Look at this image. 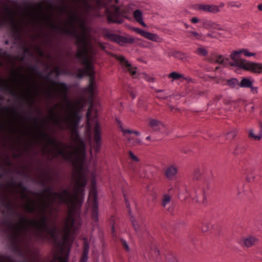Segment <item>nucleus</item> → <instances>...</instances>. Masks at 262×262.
<instances>
[{
  "label": "nucleus",
  "mask_w": 262,
  "mask_h": 262,
  "mask_svg": "<svg viewBox=\"0 0 262 262\" xmlns=\"http://www.w3.org/2000/svg\"><path fill=\"white\" fill-rule=\"evenodd\" d=\"M78 202L77 194L67 190L60 193L48 190L37 201L27 200L25 209L35 212L36 216L30 220L22 217L13 227L14 236L26 245L28 237L43 238L48 233L55 241L57 251L52 262H67L76 229L73 213Z\"/></svg>",
  "instance_id": "1"
},
{
  "label": "nucleus",
  "mask_w": 262,
  "mask_h": 262,
  "mask_svg": "<svg viewBox=\"0 0 262 262\" xmlns=\"http://www.w3.org/2000/svg\"><path fill=\"white\" fill-rule=\"evenodd\" d=\"M96 39L94 34H83V77L87 80V85L83 88V108L86 103L89 105L84 125L85 142L90 146L89 154L83 140V189L90 183L91 188L88 200L86 212L97 224L99 221L98 193L96 185L97 157L92 154L100 150L102 145V129L99 121L98 107L100 106L98 97V83L94 63L97 49L94 45Z\"/></svg>",
  "instance_id": "2"
},
{
  "label": "nucleus",
  "mask_w": 262,
  "mask_h": 262,
  "mask_svg": "<svg viewBox=\"0 0 262 262\" xmlns=\"http://www.w3.org/2000/svg\"><path fill=\"white\" fill-rule=\"evenodd\" d=\"M54 93L56 95L61 94L64 97V101L51 110L50 119L54 125L61 129L73 127L78 122V108L76 103L69 100L66 97V89L64 85H57L54 90L48 92L49 97Z\"/></svg>",
  "instance_id": "3"
},
{
  "label": "nucleus",
  "mask_w": 262,
  "mask_h": 262,
  "mask_svg": "<svg viewBox=\"0 0 262 262\" xmlns=\"http://www.w3.org/2000/svg\"><path fill=\"white\" fill-rule=\"evenodd\" d=\"M38 136L46 142V148L49 155L53 157L60 155L64 159L72 161L75 167L79 164L80 156L77 148L68 146L58 142L43 130L39 132Z\"/></svg>",
  "instance_id": "4"
},
{
  "label": "nucleus",
  "mask_w": 262,
  "mask_h": 262,
  "mask_svg": "<svg viewBox=\"0 0 262 262\" xmlns=\"http://www.w3.org/2000/svg\"><path fill=\"white\" fill-rule=\"evenodd\" d=\"M0 86L14 94L20 91L21 95L28 99H33L39 94L36 84L32 83L30 78L24 75H13L7 79L0 77Z\"/></svg>",
  "instance_id": "5"
},
{
  "label": "nucleus",
  "mask_w": 262,
  "mask_h": 262,
  "mask_svg": "<svg viewBox=\"0 0 262 262\" xmlns=\"http://www.w3.org/2000/svg\"><path fill=\"white\" fill-rule=\"evenodd\" d=\"M241 54H243L245 56L248 57L255 55V53L250 52L247 49H243L235 51L231 54L230 58L232 60V61H230L229 58L223 55H219L216 56L215 62L224 66H231L236 67V72L237 70L242 69L256 74H262V63L248 61L241 58Z\"/></svg>",
  "instance_id": "6"
},
{
  "label": "nucleus",
  "mask_w": 262,
  "mask_h": 262,
  "mask_svg": "<svg viewBox=\"0 0 262 262\" xmlns=\"http://www.w3.org/2000/svg\"><path fill=\"white\" fill-rule=\"evenodd\" d=\"M76 16L74 14H70L68 20L62 23L52 25L51 27L62 33H66L75 35L76 30L75 28Z\"/></svg>",
  "instance_id": "7"
},
{
  "label": "nucleus",
  "mask_w": 262,
  "mask_h": 262,
  "mask_svg": "<svg viewBox=\"0 0 262 262\" xmlns=\"http://www.w3.org/2000/svg\"><path fill=\"white\" fill-rule=\"evenodd\" d=\"M4 23L12 24L14 26L17 25L14 13L0 2V25Z\"/></svg>",
  "instance_id": "8"
},
{
  "label": "nucleus",
  "mask_w": 262,
  "mask_h": 262,
  "mask_svg": "<svg viewBox=\"0 0 262 262\" xmlns=\"http://www.w3.org/2000/svg\"><path fill=\"white\" fill-rule=\"evenodd\" d=\"M104 36L109 40L117 42L120 46H125L127 43H133L135 41V38L133 37L121 36L110 32H106L104 34Z\"/></svg>",
  "instance_id": "9"
},
{
  "label": "nucleus",
  "mask_w": 262,
  "mask_h": 262,
  "mask_svg": "<svg viewBox=\"0 0 262 262\" xmlns=\"http://www.w3.org/2000/svg\"><path fill=\"white\" fill-rule=\"evenodd\" d=\"M107 18L110 23L121 24L123 22V18L120 12V9L118 7L114 6L111 8V10H107Z\"/></svg>",
  "instance_id": "10"
},
{
  "label": "nucleus",
  "mask_w": 262,
  "mask_h": 262,
  "mask_svg": "<svg viewBox=\"0 0 262 262\" xmlns=\"http://www.w3.org/2000/svg\"><path fill=\"white\" fill-rule=\"evenodd\" d=\"M178 168L176 165L169 164L165 168L164 175L170 181L175 180L177 178Z\"/></svg>",
  "instance_id": "11"
},
{
  "label": "nucleus",
  "mask_w": 262,
  "mask_h": 262,
  "mask_svg": "<svg viewBox=\"0 0 262 262\" xmlns=\"http://www.w3.org/2000/svg\"><path fill=\"white\" fill-rule=\"evenodd\" d=\"M118 60L120 61V64L126 72H128L132 75H135L136 74V69L134 68L131 64L126 60L124 57L119 56L117 58Z\"/></svg>",
  "instance_id": "12"
},
{
  "label": "nucleus",
  "mask_w": 262,
  "mask_h": 262,
  "mask_svg": "<svg viewBox=\"0 0 262 262\" xmlns=\"http://www.w3.org/2000/svg\"><path fill=\"white\" fill-rule=\"evenodd\" d=\"M257 238L254 236L249 235L241 238L238 243L243 246L250 248L257 243Z\"/></svg>",
  "instance_id": "13"
},
{
  "label": "nucleus",
  "mask_w": 262,
  "mask_h": 262,
  "mask_svg": "<svg viewBox=\"0 0 262 262\" xmlns=\"http://www.w3.org/2000/svg\"><path fill=\"white\" fill-rule=\"evenodd\" d=\"M125 200L126 207L128 210V213L130 216V219L132 223L133 226H134V229L136 230V231L138 233H139L144 230V227L138 225V224L137 223V221H136L134 216L131 213V209H130V206L129 205L128 201L127 200V199L126 198H125Z\"/></svg>",
  "instance_id": "14"
},
{
  "label": "nucleus",
  "mask_w": 262,
  "mask_h": 262,
  "mask_svg": "<svg viewBox=\"0 0 262 262\" xmlns=\"http://www.w3.org/2000/svg\"><path fill=\"white\" fill-rule=\"evenodd\" d=\"M179 196L182 200H185L189 197H192V194L188 191L186 186L184 184H181L178 187Z\"/></svg>",
  "instance_id": "15"
},
{
  "label": "nucleus",
  "mask_w": 262,
  "mask_h": 262,
  "mask_svg": "<svg viewBox=\"0 0 262 262\" xmlns=\"http://www.w3.org/2000/svg\"><path fill=\"white\" fill-rule=\"evenodd\" d=\"M170 201L171 196L167 194L163 195L162 202V206L170 213H172L173 211V208L172 206H170Z\"/></svg>",
  "instance_id": "16"
},
{
  "label": "nucleus",
  "mask_w": 262,
  "mask_h": 262,
  "mask_svg": "<svg viewBox=\"0 0 262 262\" xmlns=\"http://www.w3.org/2000/svg\"><path fill=\"white\" fill-rule=\"evenodd\" d=\"M90 249V242L85 238H83V262H87Z\"/></svg>",
  "instance_id": "17"
},
{
  "label": "nucleus",
  "mask_w": 262,
  "mask_h": 262,
  "mask_svg": "<svg viewBox=\"0 0 262 262\" xmlns=\"http://www.w3.org/2000/svg\"><path fill=\"white\" fill-rule=\"evenodd\" d=\"M260 130L257 134L254 133L253 129H249L248 130V136L250 139L255 141H259L262 138V123H259Z\"/></svg>",
  "instance_id": "18"
},
{
  "label": "nucleus",
  "mask_w": 262,
  "mask_h": 262,
  "mask_svg": "<svg viewBox=\"0 0 262 262\" xmlns=\"http://www.w3.org/2000/svg\"><path fill=\"white\" fill-rule=\"evenodd\" d=\"M148 125L154 130L157 131L160 129L161 127L164 126L163 123L158 120L149 119Z\"/></svg>",
  "instance_id": "19"
},
{
  "label": "nucleus",
  "mask_w": 262,
  "mask_h": 262,
  "mask_svg": "<svg viewBox=\"0 0 262 262\" xmlns=\"http://www.w3.org/2000/svg\"><path fill=\"white\" fill-rule=\"evenodd\" d=\"M133 15L135 20L143 27H146V25L143 21V13L140 10H136L133 12Z\"/></svg>",
  "instance_id": "20"
},
{
  "label": "nucleus",
  "mask_w": 262,
  "mask_h": 262,
  "mask_svg": "<svg viewBox=\"0 0 262 262\" xmlns=\"http://www.w3.org/2000/svg\"><path fill=\"white\" fill-rule=\"evenodd\" d=\"M225 6L223 3H221L219 5H208V12L215 14L221 11V9Z\"/></svg>",
  "instance_id": "21"
},
{
  "label": "nucleus",
  "mask_w": 262,
  "mask_h": 262,
  "mask_svg": "<svg viewBox=\"0 0 262 262\" xmlns=\"http://www.w3.org/2000/svg\"><path fill=\"white\" fill-rule=\"evenodd\" d=\"M246 150V146L242 143H237L235 146L233 154L234 155H240L243 154Z\"/></svg>",
  "instance_id": "22"
},
{
  "label": "nucleus",
  "mask_w": 262,
  "mask_h": 262,
  "mask_svg": "<svg viewBox=\"0 0 262 262\" xmlns=\"http://www.w3.org/2000/svg\"><path fill=\"white\" fill-rule=\"evenodd\" d=\"M144 37L151 41L157 42H160L162 40V39L157 34L151 33L149 32H146Z\"/></svg>",
  "instance_id": "23"
},
{
  "label": "nucleus",
  "mask_w": 262,
  "mask_h": 262,
  "mask_svg": "<svg viewBox=\"0 0 262 262\" xmlns=\"http://www.w3.org/2000/svg\"><path fill=\"white\" fill-rule=\"evenodd\" d=\"M253 80H251L249 78L244 77L242 78L239 85L241 88H249L253 85Z\"/></svg>",
  "instance_id": "24"
},
{
  "label": "nucleus",
  "mask_w": 262,
  "mask_h": 262,
  "mask_svg": "<svg viewBox=\"0 0 262 262\" xmlns=\"http://www.w3.org/2000/svg\"><path fill=\"white\" fill-rule=\"evenodd\" d=\"M168 77L171 78L172 81L176 80H178L181 78H183L185 80L187 79V78H185L183 74H181L176 72H172L169 73L168 76Z\"/></svg>",
  "instance_id": "25"
},
{
  "label": "nucleus",
  "mask_w": 262,
  "mask_h": 262,
  "mask_svg": "<svg viewBox=\"0 0 262 262\" xmlns=\"http://www.w3.org/2000/svg\"><path fill=\"white\" fill-rule=\"evenodd\" d=\"M125 138L127 140L128 143L132 145V146H136L138 145H141L142 144V141L139 139H134L130 137V136H127V137H125Z\"/></svg>",
  "instance_id": "26"
},
{
  "label": "nucleus",
  "mask_w": 262,
  "mask_h": 262,
  "mask_svg": "<svg viewBox=\"0 0 262 262\" xmlns=\"http://www.w3.org/2000/svg\"><path fill=\"white\" fill-rule=\"evenodd\" d=\"M238 133L237 128H232L226 134V139L229 140H232L236 136Z\"/></svg>",
  "instance_id": "27"
},
{
  "label": "nucleus",
  "mask_w": 262,
  "mask_h": 262,
  "mask_svg": "<svg viewBox=\"0 0 262 262\" xmlns=\"http://www.w3.org/2000/svg\"><path fill=\"white\" fill-rule=\"evenodd\" d=\"M156 92L157 93L156 97L160 99H165L168 97V94L164 90H158Z\"/></svg>",
  "instance_id": "28"
},
{
  "label": "nucleus",
  "mask_w": 262,
  "mask_h": 262,
  "mask_svg": "<svg viewBox=\"0 0 262 262\" xmlns=\"http://www.w3.org/2000/svg\"><path fill=\"white\" fill-rule=\"evenodd\" d=\"M122 132L124 137H127V136H130L131 134H134L137 136L140 135V133L138 131L136 130H132L122 128Z\"/></svg>",
  "instance_id": "29"
},
{
  "label": "nucleus",
  "mask_w": 262,
  "mask_h": 262,
  "mask_svg": "<svg viewBox=\"0 0 262 262\" xmlns=\"http://www.w3.org/2000/svg\"><path fill=\"white\" fill-rule=\"evenodd\" d=\"M222 96L221 95L216 96L213 99V103L218 107H220L223 102Z\"/></svg>",
  "instance_id": "30"
},
{
  "label": "nucleus",
  "mask_w": 262,
  "mask_h": 262,
  "mask_svg": "<svg viewBox=\"0 0 262 262\" xmlns=\"http://www.w3.org/2000/svg\"><path fill=\"white\" fill-rule=\"evenodd\" d=\"M173 56L176 58H177L178 59H180L181 60L185 59L186 58V56L185 54H184L183 52H180V51H176L173 53Z\"/></svg>",
  "instance_id": "31"
},
{
  "label": "nucleus",
  "mask_w": 262,
  "mask_h": 262,
  "mask_svg": "<svg viewBox=\"0 0 262 262\" xmlns=\"http://www.w3.org/2000/svg\"><path fill=\"white\" fill-rule=\"evenodd\" d=\"M227 84L229 86L234 88L238 84V80L235 78H231L228 80Z\"/></svg>",
  "instance_id": "32"
},
{
  "label": "nucleus",
  "mask_w": 262,
  "mask_h": 262,
  "mask_svg": "<svg viewBox=\"0 0 262 262\" xmlns=\"http://www.w3.org/2000/svg\"><path fill=\"white\" fill-rule=\"evenodd\" d=\"M208 5L198 4L196 9L199 11H202L205 12H208Z\"/></svg>",
  "instance_id": "33"
},
{
  "label": "nucleus",
  "mask_w": 262,
  "mask_h": 262,
  "mask_svg": "<svg viewBox=\"0 0 262 262\" xmlns=\"http://www.w3.org/2000/svg\"><path fill=\"white\" fill-rule=\"evenodd\" d=\"M211 227L212 225L210 223L208 222H205L203 223L202 226L201 227V230L203 232H205L211 229Z\"/></svg>",
  "instance_id": "34"
},
{
  "label": "nucleus",
  "mask_w": 262,
  "mask_h": 262,
  "mask_svg": "<svg viewBox=\"0 0 262 262\" xmlns=\"http://www.w3.org/2000/svg\"><path fill=\"white\" fill-rule=\"evenodd\" d=\"M196 53L199 55L205 56L207 55L208 51L204 48H199L197 49Z\"/></svg>",
  "instance_id": "35"
},
{
  "label": "nucleus",
  "mask_w": 262,
  "mask_h": 262,
  "mask_svg": "<svg viewBox=\"0 0 262 262\" xmlns=\"http://www.w3.org/2000/svg\"><path fill=\"white\" fill-rule=\"evenodd\" d=\"M166 260V262H178L176 257L172 254L167 255Z\"/></svg>",
  "instance_id": "36"
},
{
  "label": "nucleus",
  "mask_w": 262,
  "mask_h": 262,
  "mask_svg": "<svg viewBox=\"0 0 262 262\" xmlns=\"http://www.w3.org/2000/svg\"><path fill=\"white\" fill-rule=\"evenodd\" d=\"M228 5L231 7L240 8L242 4L238 2L232 1L228 3Z\"/></svg>",
  "instance_id": "37"
},
{
  "label": "nucleus",
  "mask_w": 262,
  "mask_h": 262,
  "mask_svg": "<svg viewBox=\"0 0 262 262\" xmlns=\"http://www.w3.org/2000/svg\"><path fill=\"white\" fill-rule=\"evenodd\" d=\"M128 154L130 158L132 159L133 161L135 162L139 161V159L138 158L137 156L134 155V154L132 151H129Z\"/></svg>",
  "instance_id": "38"
},
{
  "label": "nucleus",
  "mask_w": 262,
  "mask_h": 262,
  "mask_svg": "<svg viewBox=\"0 0 262 262\" xmlns=\"http://www.w3.org/2000/svg\"><path fill=\"white\" fill-rule=\"evenodd\" d=\"M134 30L137 33L140 34L141 35H142V36L144 37L145 36V35L146 34V31H143V30L141 29H139V28H135L134 29Z\"/></svg>",
  "instance_id": "39"
},
{
  "label": "nucleus",
  "mask_w": 262,
  "mask_h": 262,
  "mask_svg": "<svg viewBox=\"0 0 262 262\" xmlns=\"http://www.w3.org/2000/svg\"><path fill=\"white\" fill-rule=\"evenodd\" d=\"M138 105L140 107H145V108L147 107V105H146V104H145V101L143 99H141V98L139 99L138 103Z\"/></svg>",
  "instance_id": "40"
},
{
  "label": "nucleus",
  "mask_w": 262,
  "mask_h": 262,
  "mask_svg": "<svg viewBox=\"0 0 262 262\" xmlns=\"http://www.w3.org/2000/svg\"><path fill=\"white\" fill-rule=\"evenodd\" d=\"M188 33L192 36L195 37L196 39H199L201 37V36L196 32L195 31H188Z\"/></svg>",
  "instance_id": "41"
},
{
  "label": "nucleus",
  "mask_w": 262,
  "mask_h": 262,
  "mask_svg": "<svg viewBox=\"0 0 262 262\" xmlns=\"http://www.w3.org/2000/svg\"><path fill=\"white\" fill-rule=\"evenodd\" d=\"M143 77L148 82H154V78L148 76L146 74L143 73L142 74Z\"/></svg>",
  "instance_id": "42"
},
{
  "label": "nucleus",
  "mask_w": 262,
  "mask_h": 262,
  "mask_svg": "<svg viewBox=\"0 0 262 262\" xmlns=\"http://www.w3.org/2000/svg\"><path fill=\"white\" fill-rule=\"evenodd\" d=\"M250 88L251 92L253 94H256L258 92V88L257 86H253V85H251Z\"/></svg>",
  "instance_id": "43"
},
{
  "label": "nucleus",
  "mask_w": 262,
  "mask_h": 262,
  "mask_svg": "<svg viewBox=\"0 0 262 262\" xmlns=\"http://www.w3.org/2000/svg\"><path fill=\"white\" fill-rule=\"evenodd\" d=\"M121 241L122 242V244L124 247L125 248L126 251H129V246L126 242V241L123 239H121Z\"/></svg>",
  "instance_id": "44"
},
{
  "label": "nucleus",
  "mask_w": 262,
  "mask_h": 262,
  "mask_svg": "<svg viewBox=\"0 0 262 262\" xmlns=\"http://www.w3.org/2000/svg\"><path fill=\"white\" fill-rule=\"evenodd\" d=\"M112 233L114 236H115V237L117 236L116 231H115V226H114V224L112 226Z\"/></svg>",
  "instance_id": "45"
},
{
  "label": "nucleus",
  "mask_w": 262,
  "mask_h": 262,
  "mask_svg": "<svg viewBox=\"0 0 262 262\" xmlns=\"http://www.w3.org/2000/svg\"><path fill=\"white\" fill-rule=\"evenodd\" d=\"M191 21L192 23L195 24L199 22V19L196 17H193L191 18Z\"/></svg>",
  "instance_id": "46"
},
{
  "label": "nucleus",
  "mask_w": 262,
  "mask_h": 262,
  "mask_svg": "<svg viewBox=\"0 0 262 262\" xmlns=\"http://www.w3.org/2000/svg\"><path fill=\"white\" fill-rule=\"evenodd\" d=\"M117 122L118 124L119 125L120 129L122 131V128H124L122 127V124L121 121L119 119H117Z\"/></svg>",
  "instance_id": "47"
},
{
  "label": "nucleus",
  "mask_w": 262,
  "mask_h": 262,
  "mask_svg": "<svg viewBox=\"0 0 262 262\" xmlns=\"http://www.w3.org/2000/svg\"><path fill=\"white\" fill-rule=\"evenodd\" d=\"M257 8L259 11H262V3L257 6Z\"/></svg>",
  "instance_id": "48"
},
{
  "label": "nucleus",
  "mask_w": 262,
  "mask_h": 262,
  "mask_svg": "<svg viewBox=\"0 0 262 262\" xmlns=\"http://www.w3.org/2000/svg\"><path fill=\"white\" fill-rule=\"evenodd\" d=\"M100 47H101V48H102V49L104 50V49H105V46H104V45L101 44V43H100Z\"/></svg>",
  "instance_id": "49"
},
{
  "label": "nucleus",
  "mask_w": 262,
  "mask_h": 262,
  "mask_svg": "<svg viewBox=\"0 0 262 262\" xmlns=\"http://www.w3.org/2000/svg\"><path fill=\"white\" fill-rule=\"evenodd\" d=\"M194 193L196 194V196L198 197L199 195H200V193L199 192H197L195 190H194Z\"/></svg>",
  "instance_id": "50"
},
{
  "label": "nucleus",
  "mask_w": 262,
  "mask_h": 262,
  "mask_svg": "<svg viewBox=\"0 0 262 262\" xmlns=\"http://www.w3.org/2000/svg\"><path fill=\"white\" fill-rule=\"evenodd\" d=\"M169 107H170L171 111H173L175 109V108L173 106H169Z\"/></svg>",
  "instance_id": "51"
},
{
  "label": "nucleus",
  "mask_w": 262,
  "mask_h": 262,
  "mask_svg": "<svg viewBox=\"0 0 262 262\" xmlns=\"http://www.w3.org/2000/svg\"><path fill=\"white\" fill-rule=\"evenodd\" d=\"M146 139L147 140H149L150 139V136H147L146 138Z\"/></svg>",
  "instance_id": "52"
},
{
  "label": "nucleus",
  "mask_w": 262,
  "mask_h": 262,
  "mask_svg": "<svg viewBox=\"0 0 262 262\" xmlns=\"http://www.w3.org/2000/svg\"><path fill=\"white\" fill-rule=\"evenodd\" d=\"M202 193H203V196H204V199H205V192L204 191H202Z\"/></svg>",
  "instance_id": "53"
},
{
  "label": "nucleus",
  "mask_w": 262,
  "mask_h": 262,
  "mask_svg": "<svg viewBox=\"0 0 262 262\" xmlns=\"http://www.w3.org/2000/svg\"><path fill=\"white\" fill-rule=\"evenodd\" d=\"M0 65L1 66H3V63L2 62H1V61H0Z\"/></svg>",
  "instance_id": "54"
},
{
  "label": "nucleus",
  "mask_w": 262,
  "mask_h": 262,
  "mask_svg": "<svg viewBox=\"0 0 262 262\" xmlns=\"http://www.w3.org/2000/svg\"><path fill=\"white\" fill-rule=\"evenodd\" d=\"M0 262H3L2 260V257L0 256Z\"/></svg>",
  "instance_id": "55"
},
{
  "label": "nucleus",
  "mask_w": 262,
  "mask_h": 262,
  "mask_svg": "<svg viewBox=\"0 0 262 262\" xmlns=\"http://www.w3.org/2000/svg\"><path fill=\"white\" fill-rule=\"evenodd\" d=\"M133 170H134V172H137V170H136L135 169H134V168L133 169Z\"/></svg>",
  "instance_id": "56"
}]
</instances>
